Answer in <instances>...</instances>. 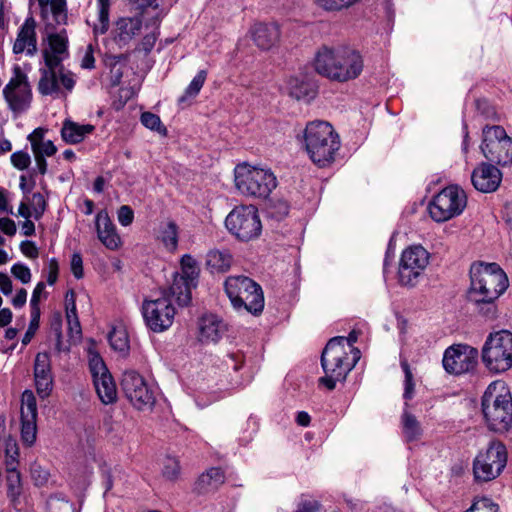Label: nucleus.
<instances>
[{
    "label": "nucleus",
    "mask_w": 512,
    "mask_h": 512,
    "mask_svg": "<svg viewBox=\"0 0 512 512\" xmlns=\"http://www.w3.org/2000/svg\"><path fill=\"white\" fill-rule=\"evenodd\" d=\"M507 288L508 278L496 263H473L471 265L467 298L486 318L494 319L496 317L495 301Z\"/></svg>",
    "instance_id": "obj_1"
},
{
    "label": "nucleus",
    "mask_w": 512,
    "mask_h": 512,
    "mask_svg": "<svg viewBox=\"0 0 512 512\" xmlns=\"http://www.w3.org/2000/svg\"><path fill=\"white\" fill-rule=\"evenodd\" d=\"M361 54L350 47H320L313 59V68L321 76L340 83L356 79L363 71Z\"/></svg>",
    "instance_id": "obj_2"
},
{
    "label": "nucleus",
    "mask_w": 512,
    "mask_h": 512,
    "mask_svg": "<svg viewBox=\"0 0 512 512\" xmlns=\"http://www.w3.org/2000/svg\"><path fill=\"white\" fill-rule=\"evenodd\" d=\"M481 408L489 430L503 433L512 427V395L504 381L495 380L488 385Z\"/></svg>",
    "instance_id": "obj_3"
},
{
    "label": "nucleus",
    "mask_w": 512,
    "mask_h": 512,
    "mask_svg": "<svg viewBox=\"0 0 512 512\" xmlns=\"http://www.w3.org/2000/svg\"><path fill=\"white\" fill-rule=\"evenodd\" d=\"M351 353L352 359L344 345V337L330 339L322 352L321 366L325 376L319 379V383L328 390H333L337 382L344 381L361 357L358 348H352Z\"/></svg>",
    "instance_id": "obj_4"
},
{
    "label": "nucleus",
    "mask_w": 512,
    "mask_h": 512,
    "mask_svg": "<svg viewBox=\"0 0 512 512\" xmlns=\"http://www.w3.org/2000/svg\"><path fill=\"white\" fill-rule=\"evenodd\" d=\"M303 138L309 158L318 167H327L335 161L341 143L339 135L328 122H309Z\"/></svg>",
    "instance_id": "obj_5"
},
{
    "label": "nucleus",
    "mask_w": 512,
    "mask_h": 512,
    "mask_svg": "<svg viewBox=\"0 0 512 512\" xmlns=\"http://www.w3.org/2000/svg\"><path fill=\"white\" fill-rule=\"evenodd\" d=\"M277 185V178L269 168L247 163L235 167V186L247 197L266 199Z\"/></svg>",
    "instance_id": "obj_6"
},
{
    "label": "nucleus",
    "mask_w": 512,
    "mask_h": 512,
    "mask_svg": "<svg viewBox=\"0 0 512 512\" xmlns=\"http://www.w3.org/2000/svg\"><path fill=\"white\" fill-rule=\"evenodd\" d=\"M225 292L237 311L259 315L264 309L262 288L246 276H230L224 283Z\"/></svg>",
    "instance_id": "obj_7"
},
{
    "label": "nucleus",
    "mask_w": 512,
    "mask_h": 512,
    "mask_svg": "<svg viewBox=\"0 0 512 512\" xmlns=\"http://www.w3.org/2000/svg\"><path fill=\"white\" fill-rule=\"evenodd\" d=\"M482 361L493 373H504L512 368V333L501 330L490 334L482 348Z\"/></svg>",
    "instance_id": "obj_8"
},
{
    "label": "nucleus",
    "mask_w": 512,
    "mask_h": 512,
    "mask_svg": "<svg viewBox=\"0 0 512 512\" xmlns=\"http://www.w3.org/2000/svg\"><path fill=\"white\" fill-rule=\"evenodd\" d=\"M508 453L505 445L491 441L485 450L480 451L473 461V475L476 482H489L496 479L507 465Z\"/></svg>",
    "instance_id": "obj_9"
},
{
    "label": "nucleus",
    "mask_w": 512,
    "mask_h": 512,
    "mask_svg": "<svg viewBox=\"0 0 512 512\" xmlns=\"http://www.w3.org/2000/svg\"><path fill=\"white\" fill-rule=\"evenodd\" d=\"M228 231L241 241H250L259 237L262 224L258 210L254 205L236 206L225 219Z\"/></svg>",
    "instance_id": "obj_10"
},
{
    "label": "nucleus",
    "mask_w": 512,
    "mask_h": 512,
    "mask_svg": "<svg viewBox=\"0 0 512 512\" xmlns=\"http://www.w3.org/2000/svg\"><path fill=\"white\" fill-rule=\"evenodd\" d=\"M480 146L484 157L498 165L512 164V138L501 126H485Z\"/></svg>",
    "instance_id": "obj_11"
},
{
    "label": "nucleus",
    "mask_w": 512,
    "mask_h": 512,
    "mask_svg": "<svg viewBox=\"0 0 512 512\" xmlns=\"http://www.w3.org/2000/svg\"><path fill=\"white\" fill-rule=\"evenodd\" d=\"M467 205L465 192L457 186L441 190L429 204V213L436 222H445L460 215Z\"/></svg>",
    "instance_id": "obj_12"
},
{
    "label": "nucleus",
    "mask_w": 512,
    "mask_h": 512,
    "mask_svg": "<svg viewBox=\"0 0 512 512\" xmlns=\"http://www.w3.org/2000/svg\"><path fill=\"white\" fill-rule=\"evenodd\" d=\"M142 314L147 327L156 333L169 329L175 318L176 309L166 293L158 298L145 300Z\"/></svg>",
    "instance_id": "obj_13"
},
{
    "label": "nucleus",
    "mask_w": 512,
    "mask_h": 512,
    "mask_svg": "<svg viewBox=\"0 0 512 512\" xmlns=\"http://www.w3.org/2000/svg\"><path fill=\"white\" fill-rule=\"evenodd\" d=\"M430 255L420 245L406 248L400 258L398 276L404 286H414L429 264Z\"/></svg>",
    "instance_id": "obj_14"
},
{
    "label": "nucleus",
    "mask_w": 512,
    "mask_h": 512,
    "mask_svg": "<svg viewBox=\"0 0 512 512\" xmlns=\"http://www.w3.org/2000/svg\"><path fill=\"white\" fill-rule=\"evenodd\" d=\"M88 367L96 393L103 404L117 400V388L102 357L95 351H88Z\"/></svg>",
    "instance_id": "obj_15"
},
{
    "label": "nucleus",
    "mask_w": 512,
    "mask_h": 512,
    "mask_svg": "<svg viewBox=\"0 0 512 512\" xmlns=\"http://www.w3.org/2000/svg\"><path fill=\"white\" fill-rule=\"evenodd\" d=\"M3 94L14 112L21 113L29 108L32 99L31 86L20 66L13 67V75L4 87Z\"/></svg>",
    "instance_id": "obj_16"
},
{
    "label": "nucleus",
    "mask_w": 512,
    "mask_h": 512,
    "mask_svg": "<svg viewBox=\"0 0 512 512\" xmlns=\"http://www.w3.org/2000/svg\"><path fill=\"white\" fill-rule=\"evenodd\" d=\"M442 363L450 374L470 372L478 363V350L469 345H452L445 350Z\"/></svg>",
    "instance_id": "obj_17"
},
{
    "label": "nucleus",
    "mask_w": 512,
    "mask_h": 512,
    "mask_svg": "<svg viewBox=\"0 0 512 512\" xmlns=\"http://www.w3.org/2000/svg\"><path fill=\"white\" fill-rule=\"evenodd\" d=\"M122 389L127 399L137 409L151 407L155 402L153 392L149 389L144 378L134 370L125 371L121 381Z\"/></svg>",
    "instance_id": "obj_18"
},
{
    "label": "nucleus",
    "mask_w": 512,
    "mask_h": 512,
    "mask_svg": "<svg viewBox=\"0 0 512 512\" xmlns=\"http://www.w3.org/2000/svg\"><path fill=\"white\" fill-rule=\"evenodd\" d=\"M21 439L27 446H32L37 436V403L31 390H25L21 397Z\"/></svg>",
    "instance_id": "obj_19"
},
{
    "label": "nucleus",
    "mask_w": 512,
    "mask_h": 512,
    "mask_svg": "<svg viewBox=\"0 0 512 512\" xmlns=\"http://www.w3.org/2000/svg\"><path fill=\"white\" fill-rule=\"evenodd\" d=\"M36 27V20L32 16L25 19L13 44L12 51L14 54L26 53L30 57L36 55L38 51Z\"/></svg>",
    "instance_id": "obj_20"
},
{
    "label": "nucleus",
    "mask_w": 512,
    "mask_h": 512,
    "mask_svg": "<svg viewBox=\"0 0 512 512\" xmlns=\"http://www.w3.org/2000/svg\"><path fill=\"white\" fill-rule=\"evenodd\" d=\"M34 381L37 394L41 398L48 397L53 388V376L51 371V359L46 352H39L35 357Z\"/></svg>",
    "instance_id": "obj_21"
},
{
    "label": "nucleus",
    "mask_w": 512,
    "mask_h": 512,
    "mask_svg": "<svg viewBox=\"0 0 512 512\" xmlns=\"http://www.w3.org/2000/svg\"><path fill=\"white\" fill-rule=\"evenodd\" d=\"M471 181L476 190L491 193L501 184L502 173L494 165L482 163L473 170Z\"/></svg>",
    "instance_id": "obj_22"
},
{
    "label": "nucleus",
    "mask_w": 512,
    "mask_h": 512,
    "mask_svg": "<svg viewBox=\"0 0 512 512\" xmlns=\"http://www.w3.org/2000/svg\"><path fill=\"white\" fill-rule=\"evenodd\" d=\"M255 45L262 50H269L278 44L280 29L275 23H256L250 29Z\"/></svg>",
    "instance_id": "obj_23"
},
{
    "label": "nucleus",
    "mask_w": 512,
    "mask_h": 512,
    "mask_svg": "<svg viewBox=\"0 0 512 512\" xmlns=\"http://www.w3.org/2000/svg\"><path fill=\"white\" fill-rule=\"evenodd\" d=\"M95 225L97 236L101 243L110 250H116L121 244V239L107 211L101 210L98 212Z\"/></svg>",
    "instance_id": "obj_24"
},
{
    "label": "nucleus",
    "mask_w": 512,
    "mask_h": 512,
    "mask_svg": "<svg viewBox=\"0 0 512 512\" xmlns=\"http://www.w3.org/2000/svg\"><path fill=\"white\" fill-rule=\"evenodd\" d=\"M199 340L201 342H217L225 332L224 323L216 315H204L199 320Z\"/></svg>",
    "instance_id": "obj_25"
},
{
    "label": "nucleus",
    "mask_w": 512,
    "mask_h": 512,
    "mask_svg": "<svg viewBox=\"0 0 512 512\" xmlns=\"http://www.w3.org/2000/svg\"><path fill=\"white\" fill-rule=\"evenodd\" d=\"M142 28V20L139 17H122L116 22L115 39L120 44H127Z\"/></svg>",
    "instance_id": "obj_26"
},
{
    "label": "nucleus",
    "mask_w": 512,
    "mask_h": 512,
    "mask_svg": "<svg viewBox=\"0 0 512 512\" xmlns=\"http://www.w3.org/2000/svg\"><path fill=\"white\" fill-rule=\"evenodd\" d=\"M91 124H78L71 120H65L61 129V137L68 144H77L94 131Z\"/></svg>",
    "instance_id": "obj_27"
},
{
    "label": "nucleus",
    "mask_w": 512,
    "mask_h": 512,
    "mask_svg": "<svg viewBox=\"0 0 512 512\" xmlns=\"http://www.w3.org/2000/svg\"><path fill=\"white\" fill-rule=\"evenodd\" d=\"M179 227L175 221L167 219L159 224L157 239L170 251H176L178 247Z\"/></svg>",
    "instance_id": "obj_28"
},
{
    "label": "nucleus",
    "mask_w": 512,
    "mask_h": 512,
    "mask_svg": "<svg viewBox=\"0 0 512 512\" xmlns=\"http://www.w3.org/2000/svg\"><path fill=\"white\" fill-rule=\"evenodd\" d=\"M46 130L43 128H36L29 136L28 139L31 143L33 155H40L43 157H50L57 151L56 146L50 140H45Z\"/></svg>",
    "instance_id": "obj_29"
},
{
    "label": "nucleus",
    "mask_w": 512,
    "mask_h": 512,
    "mask_svg": "<svg viewBox=\"0 0 512 512\" xmlns=\"http://www.w3.org/2000/svg\"><path fill=\"white\" fill-rule=\"evenodd\" d=\"M225 481V475L221 468L212 467L203 473L196 483L200 493H207L218 489Z\"/></svg>",
    "instance_id": "obj_30"
},
{
    "label": "nucleus",
    "mask_w": 512,
    "mask_h": 512,
    "mask_svg": "<svg viewBox=\"0 0 512 512\" xmlns=\"http://www.w3.org/2000/svg\"><path fill=\"white\" fill-rule=\"evenodd\" d=\"M405 406L408 407V404L406 403ZM401 428L405 439L409 442L418 440L423 432L417 417L407 408L404 409L401 415Z\"/></svg>",
    "instance_id": "obj_31"
},
{
    "label": "nucleus",
    "mask_w": 512,
    "mask_h": 512,
    "mask_svg": "<svg viewBox=\"0 0 512 512\" xmlns=\"http://www.w3.org/2000/svg\"><path fill=\"white\" fill-rule=\"evenodd\" d=\"M193 286L183 280L174 276L173 283L168 290H163L161 295L164 293L171 299L174 297L177 303L181 306L187 305L191 300V288Z\"/></svg>",
    "instance_id": "obj_32"
},
{
    "label": "nucleus",
    "mask_w": 512,
    "mask_h": 512,
    "mask_svg": "<svg viewBox=\"0 0 512 512\" xmlns=\"http://www.w3.org/2000/svg\"><path fill=\"white\" fill-rule=\"evenodd\" d=\"M233 257L228 250H210L206 256V265L213 272H226L230 269Z\"/></svg>",
    "instance_id": "obj_33"
},
{
    "label": "nucleus",
    "mask_w": 512,
    "mask_h": 512,
    "mask_svg": "<svg viewBox=\"0 0 512 512\" xmlns=\"http://www.w3.org/2000/svg\"><path fill=\"white\" fill-rule=\"evenodd\" d=\"M41 77L38 83V91L42 95H58L60 85L58 81V73L52 70H40Z\"/></svg>",
    "instance_id": "obj_34"
},
{
    "label": "nucleus",
    "mask_w": 512,
    "mask_h": 512,
    "mask_svg": "<svg viewBox=\"0 0 512 512\" xmlns=\"http://www.w3.org/2000/svg\"><path fill=\"white\" fill-rule=\"evenodd\" d=\"M199 271L196 260L191 255L185 254L181 258V272L177 273L175 276L183 278V280L195 287Z\"/></svg>",
    "instance_id": "obj_35"
},
{
    "label": "nucleus",
    "mask_w": 512,
    "mask_h": 512,
    "mask_svg": "<svg viewBox=\"0 0 512 512\" xmlns=\"http://www.w3.org/2000/svg\"><path fill=\"white\" fill-rule=\"evenodd\" d=\"M111 348L122 355H126L129 351V337L123 326L114 327L108 335Z\"/></svg>",
    "instance_id": "obj_36"
},
{
    "label": "nucleus",
    "mask_w": 512,
    "mask_h": 512,
    "mask_svg": "<svg viewBox=\"0 0 512 512\" xmlns=\"http://www.w3.org/2000/svg\"><path fill=\"white\" fill-rule=\"evenodd\" d=\"M289 94L297 100H310L314 97L312 86L299 78H290L288 81Z\"/></svg>",
    "instance_id": "obj_37"
},
{
    "label": "nucleus",
    "mask_w": 512,
    "mask_h": 512,
    "mask_svg": "<svg viewBox=\"0 0 512 512\" xmlns=\"http://www.w3.org/2000/svg\"><path fill=\"white\" fill-rule=\"evenodd\" d=\"M7 496L15 503L22 493L21 475L15 468H9L6 476Z\"/></svg>",
    "instance_id": "obj_38"
},
{
    "label": "nucleus",
    "mask_w": 512,
    "mask_h": 512,
    "mask_svg": "<svg viewBox=\"0 0 512 512\" xmlns=\"http://www.w3.org/2000/svg\"><path fill=\"white\" fill-rule=\"evenodd\" d=\"M49 52L60 54L63 56L67 55L68 49V37L65 30L58 33H53L48 36Z\"/></svg>",
    "instance_id": "obj_39"
},
{
    "label": "nucleus",
    "mask_w": 512,
    "mask_h": 512,
    "mask_svg": "<svg viewBox=\"0 0 512 512\" xmlns=\"http://www.w3.org/2000/svg\"><path fill=\"white\" fill-rule=\"evenodd\" d=\"M42 13H46L50 6L51 12L57 21L66 17V0H37Z\"/></svg>",
    "instance_id": "obj_40"
},
{
    "label": "nucleus",
    "mask_w": 512,
    "mask_h": 512,
    "mask_svg": "<svg viewBox=\"0 0 512 512\" xmlns=\"http://www.w3.org/2000/svg\"><path fill=\"white\" fill-rule=\"evenodd\" d=\"M207 78V71L200 70L196 76L192 79L190 84L187 86L184 95L180 98V101H184L186 98H192L199 94Z\"/></svg>",
    "instance_id": "obj_41"
},
{
    "label": "nucleus",
    "mask_w": 512,
    "mask_h": 512,
    "mask_svg": "<svg viewBox=\"0 0 512 512\" xmlns=\"http://www.w3.org/2000/svg\"><path fill=\"white\" fill-rule=\"evenodd\" d=\"M141 123L148 129L158 132L161 135H166L167 129L162 124L160 117L151 112H144L141 115Z\"/></svg>",
    "instance_id": "obj_42"
},
{
    "label": "nucleus",
    "mask_w": 512,
    "mask_h": 512,
    "mask_svg": "<svg viewBox=\"0 0 512 512\" xmlns=\"http://www.w3.org/2000/svg\"><path fill=\"white\" fill-rule=\"evenodd\" d=\"M401 367H402L404 375H405L403 397L406 400H410L414 396L415 383L413 380V374L410 369L409 363L406 359L401 360Z\"/></svg>",
    "instance_id": "obj_43"
},
{
    "label": "nucleus",
    "mask_w": 512,
    "mask_h": 512,
    "mask_svg": "<svg viewBox=\"0 0 512 512\" xmlns=\"http://www.w3.org/2000/svg\"><path fill=\"white\" fill-rule=\"evenodd\" d=\"M465 512H498V505L487 497L476 498Z\"/></svg>",
    "instance_id": "obj_44"
},
{
    "label": "nucleus",
    "mask_w": 512,
    "mask_h": 512,
    "mask_svg": "<svg viewBox=\"0 0 512 512\" xmlns=\"http://www.w3.org/2000/svg\"><path fill=\"white\" fill-rule=\"evenodd\" d=\"M46 67L42 70H52L53 72H59V69H64L61 62L63 61V55L56 54L45 50L43 53Z\"/></svg>",
    "instance_id": "obj_45"
},
{
    "label": "nucleus",
    "mask_w": 512,
    "mask_h": 512,
    "mask_svg": "<svg viewBox=\"0 0 512 512\" xmlns=\"http://www.w3.org/2000/svg\"><path fill=\"white\" fill-rule=\"evenodd\" d=\"M40 311H31V320L29 327L22 338V344L25 346L30 343L39 327Z\"/></svg>",
    "instance_id": "obj_46"
},
{
    "label": "nucleus",
    "mask_w": 512,
    "mask_h": 512,
    "mask_svg": "<svg viewBox=\"0 0 512 512\" xmlns=\"http://www.w3.org/2000/svg\"><path fill=\"white\" fill-rule=\"evenodd\" d=\"M12 275L20 280L23 284L31 281V271L28 266L22 263H16L11 267Z\"/></svg>",
    "instance_id": "obj_47"
},
{
    "label": "nucleus",
    "mask_w": 512,
    "mask_h": 512,
    "mask_svg": "<svg viewBox=\"0 0 512 512\" xmlns=\"http://www.w3.org/2000/svg\"><path fill=\"white\" fill-rule=\"evenodd\" d=\"M31 208L33 210V217L39 219L45 209H46V200L41 193H34L31 198Z\"/></svg>",
    "instance_id": "obj_48"
},
{
    "label": "nucleus",
    "mask_w": 512,
    "mask_h": 512,
    "mask_svg": "<svg viewBox=\"0 0 512 512\" xmlns=\"http://www.w3.org/2000/svg\"><path fill=\"white\" fill-rule=\"evenodd\" d=\"M11 163L18 170H25L29 167L31 159L27 152L17 151L11 155Z\"/></svg>",
    "instance_id": "obj_49"
},
{
    "label": "nucleus",
    "mask_w": 512,
    "mask_h": 512,
    "mask_svg": "<svg viewBox=\"0 0 512 512\" xmlns=\"http://www.w3.org/2000/svg\"><path fill=\"white\" fill-rule=\"evenodd\" d=\"M295 512H321V505L315 499L302 497Z\"/></svg>",
    "instance_id": "obj_50"
},
{
    "label": "nucleus",
    "mask_w": 512,
    "mask_h": 512,
    "mask_svg": "<svg viewBox=\"0 0 512 512\" xmlns=\"http://www.w3.org/2000/svg\"><path fill=\"white\" fill-rule=\"evenodd\" d=\"M315 4L329 12H337L346 9L345 0H314Z\"/></svg>",
    "instance_id": "obj_51"
},
{
    "label": "nucleus",
    "mask_w": 512,
    "mask_h": 512,
    "mask_svg": "<svg viewBox=\"0 0 512 512\" xmlns=\"http://www.w3.org/2000/svg\"><path fill=\"white\" fill-rule=\"evenodd\" d=\"M45 287L46 286H45L44 282H39V283H37L36 287L34 288L32 297H31V301H30L32 311H35V310L40 311L39 302L42 297H44V298L46 297Z\"/></svg>",
    "instance_id": "obj_52"
},
{
    "label": "nucleus",
    "mask_w": 512,
    "mask_h": 512,
    "mask_svg": "<svg viewBox=\"0 0 512 512\" xmlns=\"http://www.w3.org/2000/svg\"><path fill=\"white\" fill-rule=\"evenodd\" d=\"M117 218L122 226H129L134 220V212L128 205H122L117 212Z\"/></svg>",
    "instance_id": "obj_53"
},
{
    "label": "nucleus",
    "mask_w": 512,
    "mask_h": 512,
    "mask_svg": "<svg viewBox=\"0 0 512 512\" xmlns=\"http://www.w3.org/2000/svg\"><path fill=\"white\" fill-rule=\"evenodd\" d=\"M66 319L71 336L79 338L81 336L82 330L77 312L73 314L66 313Z\"/></svg>",
    "instance_id": "obj_54"
},
{
    "label": "nucleus",
    "mask_w": 512,
    "mask_h": 512,
    "mask_svg": "<svg viewBox=\"0 0 512 512\" xmlns=\"http://www.w3.org/2000/svg\"><path fill=\"white\" fill-rule=\"evenodd\" d=\"M58 81H59V84L61 83V85L69 92L72 91V89L74 88L75 79H74L73 74L69 71H65L64 69H59Z\"/></svg>",
    "instance_id": "obj_55"
},
{
    "label": "nucleus",
    "mask_w": 512,
    "mask_h": 512,
    "mask_svg": "<svg viewBox=\"0 0 512 512\" xmlns=\"http://www.w3.org/2000/svg\"><path fill=\"white\" fill-rule=\"evenodd\" d=\"M179 472V463L175 459H168L163 470L164 476L170 480H173L178 477Z\"/></svg>",
    "instance_id": "obj_56"
},
{
    "label": "nucleus",
    "mask_w": 512,
    "mask_h": 512,
    "mask_svg": "<svg viewBox=\"0 0 512 512\" xmlns=\"http://www.w3.org/2000/svg\"><path fill=\"white\" fill-rule=\"evenodd\" d=\"M71 271L75 278L83 277V260L80 254L74 253L71 258Z\"/></svg>",
    "instance_id": "obj_57"
},
{
    "label": "nucleus",
    "mask_w": 512,
    "mask_h": 512,
    "mask_svg": "<svg viewBox=\"0 0 512 512\" xmlns=\"http://www.w3.org/2000/svg\"><path fill=\"white\" fill-rule=\"evenodd\" d=\"M50 512H75L73 504L68 501L56 500L49 504Z\"/></svg>",
    "instance_id": "obj_58"
},
{
    "label": "nucleus",
    "mask_w": 512,
    "mask_h": 512,
    "mask_svg": "<svg viewBox=\"0 0 512 512\" xmlns=\"http://www.w3.org/2000/svg\"><path fill=\"white\" fill-rule=\"evenodd\" d=\"M59 266L55 258H52L48 263V276L47 282L49 285H53L58 278Z\"/></svg>",
    "instance_id": "obj_59"
},
{
    "label": "nucleus",
    "mask_w": 512,
    "mask_h": 512,
    "mask_svg": "<svg viewBox=\"0 0 512 512\" xmlns=\"http://www.w3.org/2000/svg\"><path fill=\"white\" fill-rule=\"evenodd\" d=\"M98 4H99V11H98L97 21L109 23L110 0H98Z\"/></svg>",
    "instance_id": "obj_60"
},
{
    "label": "nucleus",
    "mask_w": 512,
    "mask_h": 512,
    "mask_svg": "<svg viewBox=\"0 0 512 512\" xmlns=\"http://www.w3.org/2000/svg\"><path fill=\"white\" fill-rule=\"evenodd\" d=\"M20 248L22 253L31 259H35L38 257V249L33 242L23 241L20 245Z\"/></svg>",
    "instance_id": "obj_61"
},
{
    "label": "nucleus",
    "mask_w": 512,
    "mask_h": 512,
    "mask_svg": "<svg viewBox=\"0 0 512 512\" xmlns=\"http://www.w3.org/2000/svg\"><path fill=\"white\" fill-rule=\"evenodd\" d=\"M0 229L8 236L15 235L17 230L15 222L10 218H0Z\"/></svg>",
    "instance_id": "obj_62"
},
{
    "label": "nucleus",
    "mask_w": 512,
    "mask_h": 512,
    "mask_svg": "<svg viewBox=\"0 0 512 512\" xmlns=\"http://www.w3.org/2000/svg\"><path fill=\"white\" fill-rule=\"evenodd\" d=\"M65 312L66 313H76V295L73 290H69L65 294Z\"/></svg>",
    "instance_id": "obj_63"
},
{
    "label": "nucleus",
    "mask_w": 512,
    "mask_h": 512,
    "mask_svg": "<svg viewBox=\"0 0 512 512\" xmlns=\"http://www.w3.org/2000/svg\"><path fill=\"white\" fill-rule=\"evenodd\" d=\"M31 474L37 485H43L48 479V473L41 469L40 466H33L31 469Z\"/></svg>",
    "instance_id": "obj_64"
}]
</instances>
